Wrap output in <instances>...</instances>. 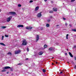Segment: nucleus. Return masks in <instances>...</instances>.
Wrapping results in <instances>:
<instances>
[{"mask_svg": "<svg viewBox=\"0 0 76 76\" xmlns=\"http://www.w3.org/2000/svg\"><path fill=\"white\" fill-rule=\"evenodd\" d=\"M27 45V42L26 40L24 39L23 41L22 45Z\"/></svg>", "mask_w": 76, "mask_h": 76, "instance_id": "1", "label": "nucleus"}, {"mask_svg": "<svg viewBox=\"0 0 76 76\" xmlns=\"http://www.w3.org/2000/svg\"><path fill=\"white\" fill-rule=\"evenodd\" d=\"M41 13H42V12H40L38 14L37 16L38 18H41V17L42 16V14H41Z\"/></svg>", "mask_w": 76, "mask_h": 76, "instance_id": "2", "label": "nucleus"}, {"mask_svg": "<svg viewBox=\"0 0 76 76\" xmlns=\"http://www.w3.org/2000/svg\"><path fill=\"white\" fill-rule=\"evenodd\" d=\"M20 52H21V51L20 50L16 51H15V54H20Z\"/></svg>", "mask_w": 76, "mask_h": 76, "instance_id": "3", "label": "nucleus"}, {"mask_svg": "<svg viewBox=\"0 0 76 76\" xmlns=\"http://www.w3.org/2000/svg\"><path fill=\"white\" fill-rule=\"evenodd\" d=\"M9 14L12 15H16V12H9Z\"/></svg>", "mask_w": 76, "mask_h": 76, "instance_id": "4", "label": "nucleus"}, {"mask_svg": "<svg viewBox=\"0 0 76 76\" xmlns=\"http://www.w3.org/2000/svg\"><path fill=\"white\" fill-rule=\"evenodd\" d=\"M11 69V68L8 66L3 67V69Z\"/></svg>", "mask_w": 76, "mask_h": 76, "instance_id": "5", "label": "nucleus"}, {"mask_svg": "<svg viewBox=\"0 0 76 76\" xmlns=\"http://www.w3.org/2000/svg\"><path fill=\"white\" fill-rule=\"evenodd\" d=\"M26 29H31L32 28V27H31V26H27L26 27Z\"/></svg>", "mask_w": 76, "mask_h": 76, "instance_id": "6", "label": "nucleus"}, {"mask_svg": "<svg viewBox=\"0 0 76 76\" xmlns=\"http://www.w3.org/2000/svg\"><path fill=\"white\" fill-rule=\"evenodd\" d=\"M39 35H37V38H36V42H37V41H38L39 40Z\"/></svg>", "mask_w": 76, "mask_h": 76, "instance_id": "7", "label": "nucleus"}, {"mask_svg": "<svg viewBox=\"0 0 76 76\" xmlns=\"http://www.w3.org/2000/svg\"><path fill=\"white\" fill-rule=\"evenodd\" d=\"M17 27H18V28H23V26L22 25H19Z\"/></svg>", "mask_w": 76, "mask_h": 76, "instance_id": "8", "label": "nucleus"}, {"mask_svg": "<svg viewBox=\"0 0 76 76\" xmlns=\"http://www.w3.org/2000/svg\"><path fill=\"white\" fill-rule=\"evenodd\" d=\"M11 20V18H10V17H9L7 18V21L8 22H10V20Z\"/></svg>", "mask_w": 76, "mask_h": 76, "instance_id": "9", "label": "nucleus"}, {"mask_svg": "<svg viewBox=\"0 0 76 76\" xmlns=\"http://www.w3.org/2000/svg\"><path fill=\"white\" fill-rule=\"evenodd\" d=\"M39 9V7L37 6L36 7L35 9V11H37Z\"/></svg>", "mask_w": 76, "mask_h": 76, "instance_id": "10", "label": "nucleus"}, {"mask_svg": "<svg viewBox=\"0 0 76 76\" xmlns=\"http://www.w3.org/2000/svg\"><path fill=\"white\" fill-rule=\"evenodd\" d=\"M53 10L54 11V12H56V11H57V9L56 8H53Z\"/></svg>", "mask_w": 76, "mask_h": 76, "instance_id": "11", "label": "nucleus"}, {"mask_svg": "<svg viewBox=\"0 0 76 76\" xmlns=\"http://www.w3.org/2000/svg\"><path fill=\"white\" fill-rule=\"evenodd\" d=\"M69 54L70 57H73V55H72V53H71L70 52H69Z\"/></svg>", "mask_w": 76, "mask_h": 76, "instance_id": "12", "label": "nucleus"}, {"mask_svg": "<svg viewBox=\"0 0 76 76\" xmlns=\"http://www.w3.org/2000/svg\"><path fill=\"white\" fill-rule=\"evenodd\" d=\"M0 45H3V46H6V45L3 43H0Z\"/></svg>", "mask_w": 76, "mask_h": 76, "instance_id": "13", "label": "nucleus"}, {"mask_svg": "<svg viewBox=\"0 0 76 76\" xmlns=\"http://www.w3.org/2000/svg\"><path fill=\"white\" fill-rule=\"evenodd\" d=\"M1 29H5V28H6V26H2L1 27Z\"/></svg>", "mask_w": 76, "mask_h": 76, "instance_id": "14", "label": "nucleus"}, {"mask_svg": "<svg viewBox=\"0 0 76 76\" xmlns=\"http://www.w3.org/2000/svg\"><path fill=\"white\" fill-rule=\"evenodd\" d=\"M43 54V52H40L39 53V55H42Z\"/></svg>", "mask_w": 76, "mask_h": 76, "instance_id": "15", "label": "nucleus"}, {"mask_svg": "<svg viewBox=\"0 0 76 76\" xmlns=\"http://www.w3.org/2000/svg\"><path fill=\"white\" fill-rule=\"evenodd\" d=\"M48 50H50V51H52V50H53V48H49Z\"/></svg>", "mask_w": 76, "mask_h": 76, "instance_id": "16", "label": "nucleus"}, {"mask_svg": "<svg viewBox=\"0 0 76 76\" xmlns=\"http://www.w3.org/2000/svg\"><path fill=\"white\" fill-rule=\"evenodd\" d=\"M44 48H47V45H45L44 46Z\"/></svg>", "mask_w": 76, "mask_h": 76, "instance_id": "17", "label": "nucleus"}, {"mask_svg": "<svg viewBox=\"0 0 76 76\" xmlns=\"http://www.w3.org/2000/svg\"><path fill=\"white\" fill-rule=\"evenodd\" d=\"M7 54L9 55V54H10V56H12V53L11 52H9L7 53Z\"/></svg>", "mask_w": 76, "mask_h": 76, "instance_id": "18", "label": "nucleus"}, {"mask_svg": "<svg viewBox=\"0 0 76 76\" xmlns=\"http://www.w3.org/2000/svg\"><path fill=\"white\" fill-rule=\"evenodd\" d=\"M53 11H49V13H53Z\"/></svg>", "mask_w": 76, "mask_h": 76, "instance_id": "19", "label": "nucleus"}, {"mask_svg": "<svg viewBox=\"0 0 76 76\" xmlns=\"http://www.w3.org/2000/svg\"><path fill=\"white\" fill-rule=\"evenodd\" d=\"M46 26L47 27H49V26H50V25H49V24H47Z\"/></svg>", "mask_w": 76, "mask_h": 76, "instance_id": "20", "label": "nucleus"}, {"mask_svg": "<svg viewBox=\"0 0 76 76\" xmlns=\"http://www.w3.org/2000/svg\"><path fill=\"white\" fill-rule=\"evenodd\" d=\"M2 72H6V70L5 69L2 70L1 71Z\"/></svg>", "mask_w": 76, "mask_h": 76, "instance_id": "21", "label": "nucleus"}, {"mask_svg": "<svg viewBox=\"0 0 76 76\" xmlns=\"http://www.w3.org/2000/svg\"><path fill=\"white\" fill-rule=\"evenodd\" d=\"M68 36H69V34H67L66 36V38L67 39H68Z\"/></svg>", "mask_w": 76, "mask_h": 76, "instance_id": "22", "label": "nucleus"}, {"mask_svg": "<svg viewBox=\"0 0 76 76\" xmlns=\"http://www.w3.org/2000/svg\"><path fill=\"white\" fill-rule=\"evenodd\" d=\"M72 31H73L74 32H76V30L75 29H72Z\"/></svg>", "mask_w": 76, "mask_h": 76, "instance_id": "23", "label": "nucleus"}, {"mask_svg": "<svg viewBox=\"0 0 76 76\" xmlns=\"http://www.w3.org/2000/svg\"><path fill=\"white\" fill-rule=\"evenodd\" d=\"M21 4H18V7H20L21 6Z\"/></svg>", "mask_w": 76, "mask_h": 76, "instance_id": "24", "label": "nucleus"}, {"mask_svg": "<svg viewBox=\"0 0 76 76\" xmlns=\"http://www.w3.org/2000/svg\"><path fill=\"white\" fill-rule=\"evenodd\" d=\"M43 72H44V73H45V72H46L45 70L44 69H43Z\"/></svg>", "mask_w": 76, "mask_h": 76, "instance_id": "25", "label": "nucleus"}, {"mask_svg": "<svg viewBox=\"0 0 76 76\" xmlns=\"http://www.w3.org/2000/svg\"><path fill=\"white\" fill-rule=\"evenodd\" d=\"M5 37H9V36L8 35H7L6 34L5 35Z\"/></svg>", "mask_w": 76, "mask_h": 76, "instance_id": "26", "label": "nucleus"}, {"mask_svg": "<svg viewBox=\"0 0 76 76\" xmlns=\"http://www.w3.org/2000/svg\"><path fill=\"white\" fill-rule=\"evenodd\" d=\"M3 38H4V36H2V40H3Z\"/></svg>", "mask_w": 76, "mask_h": 76, "instance_id": "27", "label": "nucleus"}, {"mask_svg": "<svg viewBox=\"0 0 76 76\" xmlns=\"http://www.w3.org/2000/svg\"><path fill=\"white\" fill-rule=\"evenodd\" d=\"M27 51H29V48H27Z\"/></svg>", "mask_w": 76, "mask_h": 76, "instance_id": "28", "label": "nucleus"}, {"mask_svg": "<svg viewBox=\"0 0 76 76\" xmlns=\"http://www.w3.org/2000/svg\"><path fill=\"white\" fill-rule=\"evenodd\" d=\"M75 1V0H71V2H73V1Z\"/></svg>", "mask_w": 76, "mask_h": 76, "instance_id": "29", "label": "nucleus"}, {"mask_svg": "<svg viewBox=\"0 0 76 76\" xmlns=\"http://www.w3.org/2000/svg\"><path fill=\"white\" fill-rule=\"evenodd\" d=\"M50 20H50V19L48 20V22H50Z\"/></svg>", "mask_w": 76, "mask_h": 76, "instance_id": "30", "label": "nucleus"}, {"mask_svg": "<svg viewBox=\"0 0 76 76\" xmlns=\"http://www.w3.org/2000/svg\"><path fill=\"white\" fill-rule=\"evenodd\" d=\"M32 2H33V1L32 0H31L30 1V3H32Z\"/></svg>", "mask_w": 76, "mask_h": 76, "instance_id": "31", "label": "nucleus"}, {"mask_svg": "<svg viewBox=\"0 0 76 76\" xmlns=\"http://www.w3.org/2000/svg\"><path fill=\"white\" fill-rule=\"evenodd\" d=\"M43 29V28L41 27V31H42Z\"/></svg>", "mask_w": 76, "mask_h": 76, "instance_id": "32", "label": "nucleus"}, {"mask_svg": "<svg viewBox=\"0 0 76 76\" xmlns=\"http://www.w3.org/2000/svg\"><path fill=\"white\" fill-rule=\"evenodd\" d=\"M11 71H12V72L13 71V69L11 68L10 69Z\"/></svg>", "mask_w": 76, "mask_h": 76, "instance_id": "33", "label": "nucleus"}, {"mask_svg": "<svg viewBox=\"0 0 76 76\" xmlns=\"http://www.w3.org/2000/svg\"><path fill=\"white\" fill-rule=\"evenodd\" d=\"M18 65H22V64L20 63H19L18 64Z\"/></svg>", "mask_w": 76, "mask_h": 76, "instance_id": "34", "label": "nucleus"}, {"mask_svg": "<svg viewBox=\"0 0 76 76\" xmlns=\"http://www.w3.org/2000/svg\"><path fill=\"white\" fill-rule=\"evenodd\" d=\"M52 18V16H50V19H51V18Z\"/></svg>", "mask_w": 76, "mask_h": 76, "instance_id": "35", "label": "nucleus"}, {"mask_svg": "<svg viewBox=\"0 0 76 76\" xmlns=\"http://www.w3.org/2000/svg\"><path fill=\"white\" fill-rule=\"evenodd\" d=\"M63 19H64V20H66V18H63Z\"/></svg>", "mask_w": 76, "mask_h": 76, "instance_id": "36", "label": "nucleus"}, {"mask_svg": "<svg viewBox=\"0 0 76 76\" xmlns=\"http://www.w3.org/2000/svg\"><path fill=\"white\" fill-rule=\"evenodd\" d=\"M56 45H58V43H56Z\"/></svg>", "mask_w": 76, "mask_h": 76, "instance_id": "37", "label": "nucleus"}, {"mask_svg": "<svg viewBox=\"0 0 76 76\" xmlns=\"http://www.w3.org/2000/svg\"><path fill=\"white\" fill-rule=\"evenodd\" d=\"M63 73V72H61L60 73V74H61V73Z\"/></svg>", "mask_w": 76, "mask_h": 76, "instance_id": "38", "label": "nucleus"}, {"mask_svg": "<svg viewBox=\"0 0 76 76\" xmlns=\"http://www.w3.org/2000/svg\"><path fill=\"white\" fill-rule=\"evenodd\" d=\"M67 23H65V26H67Z\"/></svg>", "mask_w": 76, "mask_h": 76, "instance_id": "39", "label": "nucleus"}, {"mask_svg": "<svg viewBox=\"0 0 76 76\" xmlns=\"http://www.w3.org/2000/svg\"><path fill=\"white\" fill-rule=\"evenodd\" d=\"M73 48H76V45H75L73 47Z\"/></svg>", "mask_w": 76, "mask_h": 76, "instance_id": "40", "label": "nucleus"}, {"mask_svg": "<svg viewBox=\"0 0 76 76\" xmlns=\"http://www.w3.org/2000/svg\"><path fill=\"white\" fill-rule=\"evenodd\" d=\"M69 26H70V27H72V25H70V24L69 25Z\"/></svg>", "mask_w": 76, "mask_h": 76, "instance_id": "41", "label": "nucleus"}, {"mask_svg": "<svg viewBox=\"0 0 76 76\" xmlns=\"http://www.w3.org/2000/svg\"><path fill=\"white\" fill-rule=\"evenodd\" d=\"M75 60H76V57H75Z\"/></svg>", "mask_w": 76, "mask_h": 76, "instance_id": "42", "label": "nucleus"}, {"mask_svg": "<svg viewBox=\"0 0 76 76\" xmlns=\"http://www.w3.org/2000/svg\"><path fill=\"white\" fill-rule=\"evenodd\" d=\"M9 72H7V74H9Z\"/></svg>", "mask_w": 76, "mask_h": 76, "instance_id": "43", "label": "nucleus"}, {"mask_svg": "<svg viewBox=\"0 0 76 76\" xmlns=\"http://www.w3.org/2000/svg\"><path fill=\"white\" fill-rule=\"evenodd\" d=\"M28 60V58H27L26 59V60Z\"/></svg>", "mask_w": 76, "mask_h": 76, "instance_id": "44", "label": "nucleus"}, {"mask_svg": "<svg viewBox=\"0 0 76 76\" xmlns=\"http://www.w3.org/2000/svg\"><path fill=\"white\" fill-rule=\"evenodd\" d=\"M74 67V68H76V66L75 65V66Z\"/></svg>", "mask_w": 76, "mask_h": 76, "instance_id": "45", "label": "nucleus"}, {"mask_svg": "<svg viewBox=\"0 0 76 76\" xmlns=\"http://www.w3.org/2000/svg\"><path fill=\"white\" fill-rule=\"evenodd\" d=\"M44 1H47V0H44Z\"/></svg>", "mask_w": 76, "mask_h": 76, "instance_id": "46", "label": "nucleus"}, {"mask_svg": "<svg viewBox=\"0 0 76 76\" xmlns=\"http://www.w3.org/2000/svg\"><path fill=\"white\" fill-rule=\"evenodd\" d=\"M67 53H65V55H67Z\"/></svg>", "mask_w": 76, "mask_h": 76, "instance_id": "47", "label": "nucleus"}, {"mask_svg": "<svg viewBox=\"0 0 76 76\" xmlns=\"http://www.w3.org/2000/svg\"><path fill=\"white\" fill-rule=\"evenodd\" d=\"M59 26V25H56V26Z\"/></svg>", "mask_w": 76, "mask_h": 76, "instance_id": "48", "label": "nucleus"}, {"mask_svg": "<svg viewBox=\"0 0 76 76\" xmlns=\"http://www.w3.org/2000/svg\"><path fill=\"white\" fill-rule=\"evenodd\" d=\"M10 18H12V16H11V17H10Z\"/></svg>", "mask_w": 76, "mask_h": 76, "instance_id": "49", "label": "nucleus"}, {"mask_svg": "<svg viewBox=\"0 0 76 76\" xmlns=\"http://www.w3.org/2000/svg\"><path fill=\"white\" fill-rule=\"evenodd\" d=\"M56 64H57V62H56Z\"/></svg>", "mask_w": 76, "mask_h": 76, "instance_id": "50", "label": "nucleus"}, {"mask_svg": "<svg viewBox=\"0 0 76 76\" xmlns=\"http://www.w3.org/2000/svg\"><path fill=\"white\" fill-rule=\"evenodd\" d=\"M52 65H54V64L52 63Z\"/></svg>", "mask_w": 76, "mask_h": 76, "instance_id": "51", "label": "nucleus"}, {"mask_svg": "<svg viewBox=\"0 0 76 76\" xmlns=\"http://www.w3.org/2000/svg\"><path fill=\"white\" fill-rule=\"evenodd\" d=\"M67 51H69V50H68V49H67Z\"/></svg>", "mask_w": 76, "mask_h": 76, "instance_id": "52", "label": "nucleus"}, {"mask_svg": "<svg viewBox=\"0 0 76 76\" xmlns=\"http://www.w3.org/2000/svg\"><path fill=\"white\" fill-rule=\"evenodd\" d=\"M52 58H54V57H52Z\"/></svg>", "mask_w": 76, "mask_h": 76, "instance_id": "53", "label": "nucleus"}, {"mask_svg": "<svg viewBox=\"0 0 76 76\" xmlns=\"http://www.w3.org/2000/svg\"><path fill=\"white\" fill-rule=\"evenodd\" d=\"M68 63H69V62H67Z\"/></svg>", "mask_w": 76, "mask_h": 76, "instance_id": "54", "label": "nucleus"}, {"mask_svg": "<svg viewBox=\"0 0 76 76\" xmlns=\"http://www.w3.org/2000/svg\"><path fill=\"white\" fill-rule=\"evenodd\" d=\"M0 12H1V10H0Z\"/></svg>", "mask_w": 76, "mask_h": 76, "instance_id": "55", "label": "nucleus"}, {"mask_svg": "<svg viewBox=\"0 0 76 76\" xmlns=\"http://www.w3.org/2000/svg\"><path fill=\"white\" fill-rule=\"evenodd\" d=\"M52 2H53V1H52Z\"/></svg>", "mask_w": 76, "mask_h": 76, "instance_id": "56", "label": "nucleus"}, {"mask_svg": "<svg viewBox=\"0 0 76 76\" xmlns=\"http://www.w3.org/2000/svg\"><path fill=\"white\" fill-rule=\"evenodd\" d=\"M63 60H64V59H63Z\"/></svg>", "mask_w": 76, "mask_h": 76, "instance_id": "57", "label": "nucleus"}, {"mask_svg": "<svg viewBox=\"0 0 76 76\" xmlns=\"http://www.w3.org/2000/svg\"><path fill=\"white\" fill-rule=\"evenodd\" d=\"M75 69H76V68H75Z\"/></svg>", "mask_w": 76, "mask_h": 76, "instance_id": "58", "label": "nucleus"}, {"mask_svg": "<svg viewBox=\"0 0 76 76\" xmlns=\"http://www.w3.org/2000/svg\"><path fill=\"white\" fill-rule=\"evenodd\" d=\"M12 75H13V74H12Z\"/></svg>", "mask_w": 76, "mask_h": 76, "instance_id": "59", "label": "nucleus"}, {"mask_svg": "<svg viewBox=\"0 0 76 76\" xmlns=\"http://www.w3.org/2000/svg\"><path fill=\"white\" fill-rule=\"evenodd\" d=\"M12 75H13V74H12Z\"/></svg>", "mask_w": 76, "mask_h": 76, "instance_id": "60", "label": "nucleus"}]
</instances>
